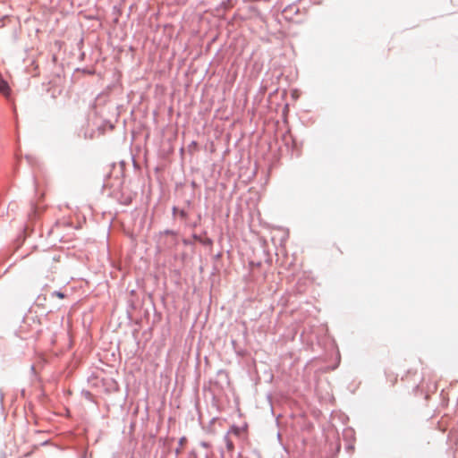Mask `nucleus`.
<instances>
[{
	"label": "nucleus",
	"mask_w": 458,
	"mask_h": 458,
	"mask_svg": "<svg viewBox=\"0 0 458 458\" xmlns=\"http://www.w3.org/2000/svg\"><path fill=\"white\" fill-rule=\"evenodd\" d=\"M230 433H233L235 436H238L240 431L238 428L233 427L227 434L229 435Z\"/></svg>",
	"instance_id": "20e7f679"
},
{
	"label": "nucleus",
	"mask_w": 458,
	"mask_h": 458,
	"mask_svg": "<svg viewBox=\"0 0 458 458\" xmlns=\"http://www.w3.org/2000/svg\"><path fill=\"white\" fill-rule=\"evenodd\" d=\"M388 377H390L389 379H390L392 385L394 386L397 381V376L394 374H391Z\"/></svg>",
	"instance_id": "7ed1b4c3"
},
{
	"label": "nucleus",
	"mask_w": 458,
	"mask_h": 458,
	"mask_svg": "<svg viewBox=\"0 0 458 458\" xmlns=\"http://www.w3.org/2000/svg\"><path fill=\"white\" fill-rule=\"evenodd\" d=\"M0 93L7 98L11 96L9 84L3 78H0Z\"/></svg>",
	"instance_id": "f257e3e1"
},
{
	"label": "nucleus",
	"mask_w": 458,
	"mask_h": 458,
	"mask_svg": "<svg viewBox=\"0 0 458 458\" xmlns=\"http://www.w3.org/2000/svg\"><path fill=\"white\" fill-rule=\"evenodd\" d=\"M53 295H55V296L58 297V298H60V299L64 298V293H60V292H55V293H53Z\"/></svg>",
	"instance_id": "39448f33"
},
{
	"label": "nucleus",
	"mask_w": 458,
	"mask_h": 458,
	"mask_svg": "<svg viewBox=\"0 0 458 458\" xmlns=\"http://www.w3.org/2000/svg\"><path fill=\"white\" fill-rule=\"evenodd\" d=\"M184 441H185V438H184V437H182V438L180 440V444H181V445L184 444Z\"/></svg>",
	"instance_id": "423d86ee"
},
{
	"label": "nucleus",
	"mask_w": 458,
	"mask_h": 458,
	"mask_svg": "<svg viewBox=\"0 0 458 458\" xmlns=\"http://www.w3.org/2000/svg\"><path fill=\"white\" fill-rule=\"evenodd\" d=\"M224 441L225 443L226 448L229 452H233L234 449V445L228 434L225 435Z\"/></svg>",
	"instance_id": "f03ea898"
}]
</instances>
